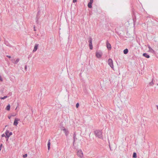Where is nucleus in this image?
<instances>
[{
  "label": "nucleus",
  "mask_w": 158,
  "mask_h": 158,
  "mask_svg": "<svg viewBox=\"0 0 158 158\" xmlns=\"http://www.w3.org/2000/svg\"><path fill=\"white\" fill-rule=\"evenodd\" d=\"M19 119H18L17 118H15V119L14 122L13 124L15 126H17L18 124V121L19 120Z\"/></svg>",
  "instance_id": "obj_11"
},
{
  "label": "nucleus",
  "mask_w": 158,
  "mask_h": 158,
  "mask_svg": "<svg viewBox=\"0 0 158 158\" xmlns=\"http://www.w3.org/2000/svg\"><path fill=\"white\" fill-rule=\"evenodd\" d=\"M4 44L10 47V44L8 43V42L7 41H5L4 42Z\"/></svg>",
  "instance_id": "obj_19"
},
{
  "label": "nucleus",
  "mask_w": 158,
  "mask_h": 158,
  "mask_svg": "<svg viewBox=\"0 0 158 158\" xmlns=\"http://www.w3.org/2000/svg\"><path fill=\"white\" fill-rule=\"evenodd\" d=\"M61 130L64 131L66 136H68L69 134V132L68 130L66 129L64 127H63V128L61 129Z\"/></svg>",
  "instance_id": "obj_6"
},
{
  "label": "nucleus",
  "mask_w": 158,
  "mask_h": 158,
  "mask_svg": "<svg viewBox=\"0 0 158 158\" xmlns=\"http://www.w3.org/2000/svg\"><path fill=\"white\" fill-rule=\"evenodd\" d=\"M34 31H36V30H35V27H34Z\"/></svg>",
  "instance_id": "obj_37"
},
{
  "label": "nucleus",
  "mask_w": 158,
  "mask_h": 158,
  "mask_svg": "<svg viewBox=\"0 0 158 158\" xmlns=\"http://www.w3.org/2000/svg\"><path fill=\"white\" fill-rule=\"evenodd\" d=\"M128 52V50L127 48H126L123 50V53L125 54H127Z\"/></svg>",
  "instance_id": "obj_16"
},
{
  "label": "nucleus",
  "mask_w": 158,
  "mask_h": 158,
  "mask_svg": "<svg viewBox=\"0 0 158 158\" xmlns=\"http://www.w3.org/2000/svg\"><path fill=\"white\" fill-rule=\"evenodd\" d=\"M27 68V65H25V69L26 71Z\"/></svg>",
  "instance_id": "obj_29"
},
{
  "label": "nucleus",
  "mask_w": 158,
  "mask_h": 158,
  "mask_svg": "<svg viewBox=\"0 0 158 158\" xmlns=\"http://www.w3.org/2000/svg\"><path fill=\"white\" fill-rule=\"evenodd\" d=\"M50 140L49 139L48 143V150H49L50 147L51 143L50 142Z\"/></svg>",
  "instance_id": "obj_14"
},
{
  "label": "nucleus",
  "mask_w": 158,
  "mask_h": 158,
  "mask_svg": "<svg viewBox=\"0 0 158 158\" xmlns=\"http://www.w3.org/2000/svg\"><path fill=\"white\" fill-rule=\"evenodd\" d=\"M5 136H6L5 135V134H2V137H4V136H5Z\"/></svg>",
  "instance_id": "obj_33"
},
{
  "label": "nucleus",
  "mask_w": 158,
  "mask_h": 158,
  "mask_svg": "<svg viewBox=\"0 0 158 158\" xmlns=\"http://www.w3.org/2000/svg\"><path fill=\"white\" fill-rule=\"evenodd\" d=\"M73 146H74L75 141L77 140V139L76 137V132H74L73 135Z\"/></svg>",
  "instance_id": "obj_7"
},
{
  "label": "nucleus",
  "mask_w": 158,
  "mask_h": 158,
  "mask_svg": "<svg viewBox=\"0 0 158 158\" xmlns=\"http://www.w3.org/2000/svg\"><path fill=\"white\" fill-rule=\"evenodd\" d=\"M133 157L134 158L137 157V154L135 152H134L133 154Z\"/></svg>",
  "instance_id": "obj_20"
},
{
  "label": "nucleus",
  "mask_w": 158,
  "mask_h": 158,
  "mask_svg": "<svg viewBox=\"0 0 158 158\" xmlns=\"http://www.w3.org/2000/svg\"><path fill=\"white\" fill-rule=\"evenodd\" d=\"M148 46L149 52L153 53H155V51L149 45H148Z\"/></svg>",
  "instance_id": "obj_9"
},
{
  "label": "nucleus",
  "mask_w": 158,
  "mask_h": 158,
  "mask_svg": "<svg viewBox=\"0 0 158 158\" xmlns=\"http://www.w3.org/2000/svg\"><path fill=\"white\" fill-rule=\"evenodd\" d=\"M102 55V52L99 50L97 51L96 53V56L98 58H100Z\"/></svg>",
  "instance_id": "obj_3"
},
{
  "label": "nucleus",
  "mask_w": 158,
  "mask_h": 158,
  "mask_svg": "<svg viewBox=\"0 0 158 158\" xmlns=\"http://www.w3.org/2000/svg\"><path fill=\"white\" fill-rule=\"evenodd\" d=\"M143 56L147 58H149L150 57V56L147 53H144L143 55Z\"/></svg>",
  "instance_id": "obj_13"
},
{
  "label": "nucleus",
  "mask_w": 158,
  "mask_h": 158,
  "mask_svg": "<svg viewBox=\"0 0 158 158\" xmlns=\"http://www.w3.org/2000/svg\"><path fill=\"white\" fill-rule=\"evenodd\" d=\"M12 135V132H9V135H8V136H7V138H9V137L11 135Z\"/></svg>",
  "instance_id": "obj_24"
},
{
  "label": "nucleus",
  "mask_w": 158,
  "mask_h": 158,
  "mask_svg": "<svg viewBox=\"0 0 158 158\" xmlns=\"http://www.w3.org/2000/svg\"><path fill=\"white\" fill-rule=\"evenodd\" d=\"M102 130H96L94 131V135L96 137L103 139V137L102 135Z\"/></svg>",
  "instance_id": "obj_1"
},
{
  "label": "nucleus",
  "mask_w": 158,
  "mask_h": 158,
  "mask_svg": "<svg viewBox=\"0 0 158 158\" xmlns=\"http://www.w3.org/2000/svg\"><path fill=\"white\" fill-rule=\"evenodd\" d=\"M108 64L112 68H113L114 66H113V61L111 59H109L108 60Z\"/></svg>",
  "instance_id": "obj_5"
},
{
  "label": "nucleus",
  "mask_w": 158,
  "mask_h": 158,
  "mask_svg": "<svg viewBox=\"0 0 158 158\" xmlns=\"http://www.w3.org/2000/svg\"><path fill=\"white\" fill-rule=\"evenodd\" d=\"M88 40V42L89 43V48L91 50L93 49V48L92 43V38L90 37H89Z\"/></svg>",
  "instance_id": "obj_2"
},
{
  "label": "nucleus",
  "mask_w": 158,
  "mask_h": 158,
  "mask_svg": "<svg viewBox=\"0 0 158 158\" xmlns=\"http://www.w3.org/2000/svg\"><path fill=\"white\" fill-rule=\"evenodd\" d=\"M27 156V154H25L23 155V158H25Z\"/></svg>",
  "instance_id": "obj_25"
},
{
  "label": "nucleus",
  "mask_w": 158,
  "mask_h": 158,
  "mask_svg": "<svg viewBox=\"0 0 158 158\" xmlns=\"http://www.w3.org/2000/svg\"><path fill=\"white\" fill-rule=\"evenodd\" d=\"M77 2V0H73V2L75 3Z\"/></svg>",
  "instance_id": "obj_30"
},
{
  "label": "nucleus",
  "mask_w": 158,
  "mask_h": 158,
  "mask_svg": "<svg viewBox=\"0 0 158 158\" xmlns=\"http://www.w3.org/2000/svg\"><path fill=\"white\" fill-rule=\"evenodd\" d=\"M0 81H3L2 78L1 76H0Z\"/></svg>",
  "instance_id": "obj_27"
},
{
  "label": "nucleus",
  "mask_w": 158,
  "mask_h": 158,
  "mask_svg": "<svg viewBox=\"0 0 158 158\" xmlns=\"http://www.w3.org/2000/svg\"><path fill=\"white\" fill-rule=\"evenodd\" d=\"M106 47H107V48L109 50H110L111 49V47L110 44L108 43V41H107L106 43Z\"/></svg>",
  "instance_id": "obj_8"
},
{
  "label": "nucleus",
  "mask_w": 158,
  "mask_h": 158,
  "mask_svg": "<svg viewBox=\"0 0 158 158\" xmlns=\"http://www.w3.org/2000/svg\"><path fill=\"white\" fill-rule=\"evenodd\" d=\"M40 11H38V12H37V14L36 17V22L37 23L38 21V19H39V17H38V16H39V15H40Z\"/></svg>",
  "instance_id": "obj_12"
},
{
  "label": "nucleus",
  "mask_w": 158,
  "mask_h": 158,
  "mask_svg": "<svg viewBox=\"0 0 158 158\" xmlns=\"http://www.w3.org/2000/svg\"><path fill=\"white\" fill-rule=\"evenodd\" d=\"M6 109L8 111L10 109V105L8 104L6 107Z\"/></svg>",
  "instance_id": "obj_18"
},
{
  "label": "nucleus",
  "mask_w": 158,
  "mask_h": 158,
  "mask_svg": "<svg viewBox=\"0 0 158 158\" xmlns=\"http://www.w3.org/2000/svg\"><path fill=\"white\" fill-rule=\"evenodd\" d=\"M135 17H133V19L134 21V20H135Z\"/></svg>",
  "instance_id": "obj_34"
},
{
  "label": "nucleus",
  "mask_w": 158,
  "mask_h": 158,
  "mask_svg": "<svg viewBox=\"0 0 158 158\" xmlns=\"http://www.w3.org/2000/svg\"><path fill=\"white\" fill-rule=\"evenodd\" d=\"M11 116H8V118L9 119H10V118Z\"/></svg>",
  "instance_id": "obj_36"
},
{
  "label": "nucleus",
  "mask_w": 158,
  "mask_h": 158,
  "mask_svg": "<svg viewBox=\"0 0 158 158\" xmlns=\"http://www.w3.org/2000/svg\"><path fill=\"white\" fill-rule=\"evenodd\" d=\"M38 46H39L38 44H35L34 47V48L33 50V52H35L37 50Z\"/></svg>",
  "instance_id": "obj_10"
},
{
  "label": "nucleus",
  "mask_w": 158,
  "mask_h": 158,
  "mask_svg": "<svg viewBox=\"0 0 158 158\" xmlns=\"http://www.w3.org/2000/svg\"><path fill=\"white\" fill-rule=\"evenodd\" d=\"M9 131L8 130H6V131L5 132V134H6V136L5 137L6 138H7V136L9 134Z\"/></svg>",
  "instance_id": "obj_15"
},
{
  "label": "nucleus",
  "mask_w": 158,
  "mask_h": 158,
  "mask_svg": "<svg viewBox=\"0 0 158 158\" xmlns=\"http://www.w3.org/2000/svg\"><path fill=\"white\" fill-rule=\"evenodd\" d=\"M2 144H1L0 145V151L1 150V148L2 147Z\"/></svg>",
  "instance_id": "obj_28"
},
{
  "label": "nucleus",
  "mask_w": 158,
  "mask_h": 158,
  "mask_svg": "<svg viewBox=\"0 0 158 158\" xmlns=\"http://www.w3.org/2000/svg\"><path fill=\"white\" fill-rule=\"evenodd\" d=\"M109 146L110 148V150H111H111H111V148H110V145H109Z\"/></svg>",
  "instance_id": "obj_35"
},
{
  "label": "nucleus",
  "mask_w": 158,
  "mask_h": 158,
  "mask_svg": "<svg viewBox=\"0 0 158 158\" xmlns=\"http://www.w3.org/2000/svg\"><path fill=\"white\" fill-rule=\"evenodd\" d=\"M77 155L80 158H82L83 157V152L81 150H79L77 152Z\"/></svg>",
  "instance_id": "obj_4"
},
{
  "label": "nucleus",
  "mask_w": 158,
  "mask_h": 158,
  "mask_svg": "<svg viewBox=\"0 0 158 158\" xmlns=\"http://www.w3.org/2000/svg\"><path fill=\"white\" fill-rule=\"evenodd\" d=\"M92 3H91V2H89L88 4V6L89 8H91L92 7Z\"/></svg>",
  "instance_id": "obj_17"
},
{
  "label": "nucleus",
  "mask_w": 158,
  "mask_h": 158,
  "mask_svg": "<svg viewBox=\"0 0 158 158\" xmlns=\"http://www.w3.org/2000/svg\"><path fill=\"white\" fill-rule=\"evenodd\" d=\"M79 104L78 103H77L76 104V107L77 108H78L79 106Z\"/></svg>",
  "instance_id": "obj_26"
},
{
  "label": "nucleus",
  "mask_w": 158,
  "mask_h": 158,
  "mask_svg": "<svg viewBox=\"0 0 158 158\" xmlns=\"http://www.w3.org/2000/svg\"><path fill=\"white\" fill-rule=\"evenodd\" d=\"M7 96H4V97H0V98L1 99H6V98H7Z\"/></svg>",
  "instance_id": "obj_22"
},
{
  "label": "nucleus",
  "mask_w": 158,
  "mask_h": 158,
  "mask_svg": "<svg viewBox=\"0 0 158 158\" xmlns=\"http://www.w3.org/2000/svg\"><path fill=\"white\" fill-rule=\"evenodd\" d=\"M6 56L9 58H11V56H10L7 55Z\"/></svg>",
  "instance_id": "obj_31"
},
{
  "label": "nucleus",
  "mask_w": 158,
  "mask_h": 158,
  "mask_svg": "<svg viewBox=\"0 0 158 158\" xmlns=\"http://www.w3.org/2000/svg\"><path fill=\"white\" fill-rule=\"evenodd\" d=\"M93 0H90L89 2H91V3H93Z\"/></svg>",
  "instance_id": "obj_32"
},
{
  "label": "nucleus",
  "mask_w": 158,
  "mask_h": 158,
  "mask_svg": "<svg viewBox=\"0 0 158 158\" xmlns=\"http://www.w3.org/2000/svg\"><path fill=\"white\" fill-rule=\"evenodd\" d=\"M156 107H157V109L158 110V105L156 106Z\"/></svg>",
  "instance_id": "obj_38"
},
{
  "label": "nucleus",
  "mask_w": 158,
  "mask_h": 158,
  "mask_svg": "<svg viewBox=\"0 0 158 158\" xmlns=\"http://www.w3.org/2000/svg\"><path fill=\"white\" fill-rule=\"evenodd\" d=\"M19 59L18 58L16 59L15 61L14 62V64H16L19 61Z\"/></svg>",
  "instance_id": "obj_21"
},
{
  "label": "nucleus",
  "mask_w": 158,
  "mask_h": 158,
  "mask_svg": "<svg viewBox=\"0 0 158 158\" xmlns=\"http://www.w3.org/2000/svg\"><path fill=\"white\" fill-rule=\"evenodd\" d=\"M153 79H152V81L149 83V85H152L154 84L153 82Z\"/></svg>",
  "instance_id": "obj_23"
}]
</instances>
